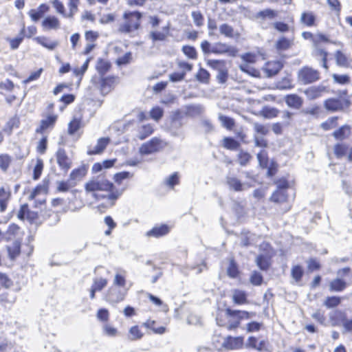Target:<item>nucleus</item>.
I'll use <instances>...</instances> for the list:
<instances>
[{
    "label": "nucleus",
    "mask_w": 352,
    "mask_h": 352,
    "mask_svg": "<svg viewBox=\"0 0 352 352\" xmlns=\"http://www.w3.org/2000/svg\"><path fill=\"white\" fill-rule=\"evenodd\" d=\"M232 300L233 303L236 305H243L249 303L248 294L245 291L238 289L233 290Z\"/></svg>",
    "instance_id": "obj_37"
},
{
    "label": "nucleus",
    "mask_w": 352,
    "mask_h": 352,
    "mask_svg": "<svg viewBox=\"0 0 352 352\" xmlns=\"http://www.w3.org/2000/svg\"><path fill=\"white\" fill-rule=\"evenodd\" d=\"M226 184L230 189L236 192L243 191L245 188V186L247 188H250L252 186V185L250 184H246L243 183L239 178H237L235 176L227 177Z\"/></svg>",
    "instance_id": "obj_27"
},
{
    "label": "nucleus",
    "mask_w": 352,
    "mask_h": 352,
    "mask_svg": "<svg viewBox=\"0 0 352 352\" xmlns=\"http://www.w3.org/2000/svg\"><path fill=\"white\" fill-rule=\"evenodd\" d=\"M283 68V64L278 60L268 61L265 64L263 70L267 77L276 75Z\"/></svg>",
    "instance_id": "obj_28"
},
{
    "label": "nucleus",
    "mask_w": 352,
    "mask_h": 352,
    "mask_svg": "<svg viewBox=\"0 0 352 352\" xmlns=\"http://www.w3.org/2000/svg\"><path fill=\"white\" fill-rule=\"evenodd\" d=\"M17 218L21 221L27 219L32 223L38 218V212L32 211L28 204L21 205L20 208L17 213Z\"/></svg>",
    "instance_id": "obj_19"
},
{
    "label": "nucleus",
    "mask_w": 352,
    "mask_h": 352,
    "mask_svg": "<svg viewBox=\"0 0 352 352\" xmlns=\"http://www.w3.org/2000/svg\"><path fill=\"white\" fill-rule=\"evenodd\" d=\"M172 229V226L166 223L155 225L151 230L146 232L147 237L159 239L168 235Z\"/></svg>",
    "instance_id": "obj_16"
},
{
    "label": "nucleus",
    "mask_w": 352,
    "mask_h": 352,
    "mask_svg": "<svg viewBox=\"0 0 352 352\" xmlns=\"http://www.w3.org/2000/svg\"><path fill=\"white\" fill-rule=\"evenodd\" d=\"M213 54L216 55H227L230 57H236L239 54V49L226 43L217 42L212 45Z\"/></svg>",
    "instance_id": "obj_13"
},
{
    "label": "nucleus",
    "mask_w": 352,
    "mask_h": 352,
    "mask_svg": "<svg viewBox=\"0 0 352 352\" xmlns=\"http://www.w3.org/2000/svg\"><path fill=\"white\" fill-rule=\"evenodd\" d=\"M285 102L289 107L294 109H301L304 103L302 98L296 94L286 95L285 96Z\"/></svg>",
    "instance_id": "obj_29"
},
{
    "label": "nucleus",
    "mask_w": 352,
    "mask_h": 352,
    "mask_svg": "<svg viewBox=\"0 0 352 352\" xmlns=\"http://www.w3.org/2000/svg\"><path fill=\"white\" fill-rule=\"evenodd\" d=\"M49 191V182L43 181L41 184H37L30 192L28 196V200L34 201V207L40 208L45 206L47 203L46 199H36L39 195H47Z\"/></svg>",
    "instance_id": "obj_10"
},
{
    "label": "nucleus",
    "mask_w": 352,
    "mask_h": 352,
    "mask_svg": "<svg viewBox=\"0 0 352 352\" xmlns=\"http://www.w3.org/2000/svg\"><path fill=\"white\" fill-rule=\"evenodd\" d=\"M278 15V10L267 8L257 12L254 14V19L260 23H264L276 19Z\"/></svg>",
    "instance_id": "obj_17"
},
{
    "label": "nucleus",
    "mask_w": 352,
    "mask_h": 352,
    "mask_svg": "<svg viewBox=\"0 0 352 352\" xmlns=\"http://www.w3.org/2000/svg\"><path fill=\"white\" fill-rule=\"evenodd\" d=\"M111 140L109 138H100L98 140L96 146L89 147L87 150V155H100L104 152L108 144L110 143Z\"/></svg>",
    "instance_id": "obj_25"
},
{
    "label": "nucleus",
    "mask_w": 352,
    "mask_h": 352,
    "mask_svg": "<svg viewBox=\"0 0 352 352\" xmlns=\"http://www.w3.org/2000/svg\"><path fill=\"white\" fill-rule=\"evenodd\" d=\"M329 93V87L323 85L310 86L304 91V94L309 100H317Z\"/></svg>",
    "instance_id": "obj_15"
},
{
    "label": "nucleus",
    "mask_w": 352,
    "mask_h": 352,
    "mask_svg": "<svg viewBox=\"0 0 352 352\" xmlns=\"http://www.w3.org/2000/svg\"><path fill=\"white\" fill-rule=\"evenodd\" d=\"M219 32L221 34L223 35L227 38H234L239 34H235L233 27L228 23H223L219 26Z\"/></svg>",
    "instance_id": "obj_54"
},
{
    "label": "nucleus",
    "mask_w": 352,
    "mask_h": 352,
    "mask_svg": "<svg viewBox=\"0 0 352 352\" xmlns=\"http://www.w3.org/2000/svg\"><path fill=\"white\" fill-rule=\"evenodd\" d=\"M223 346L228 350L241 349L244 345L243 336H227L223 342Z\"/></svg>",
    "instance_id": "obj_23"
},
{
    "label": "nucleus",
    "mask_w": 352,
    "mask_h": 352,
    "mask_svg": "<svg viewBox=\"0 0 352 352\" xmlns=\"http://www.w3.org/2000/svg\"><path fill=\"white\" fill-rule=\"evenodd\" d=\"M227 274L230 278H236L239 276L240 272L238 265L234 258L229 261V265L227 269Z\"/></svg>",
    "instance_id": "obj_56"
},
{
    "label": "nucleus",
    "mask_w": 352,
    "mask_h": 352,
    "mask_svg": "<svg viewBox=\"0 0 352 352\" xmlns=\"http://www.w3.org/2000/svg\"><path fill=\"white\" fill-rule=\"evenodd\" d=\"M34 41L38 44L51 51L55 50L58 45L57 41H51L49 38L44 36L35 37Z\"/></svg>",
    "instance_id": "obj_41"
},
{
    "label": "nucleus",
    "mask_w": 352,
    "mask_h": 352,
    "mask_svg": "<svg viewBox=\"0 0 352 352\" xmlns=\"http://www.w3.org/2000/svg\"><path fill=\"white\" fill-rule=\"evenodd\" d=\"M342 301V298L337 296H331L326 298L324 305L329 309L338 307Z\"/></svg>",
    "instance_id": "obj_61"
},
{
    "label": "nucleus",
    "mask_w": 352,
    "mask_h": 352,
    "mask_svg": "<svg viewBox=\"0 0 352 352\" xmlns=\"http://www.w3.org/2000/svg\"><path fill=\"white\" fill-rule=\"evenodd\" d=\"M102 333L104 335L111 338H115L119 335L118 328L109 323L103 325Z\"/></svg>",
    "instance_id": "obj_59"
},
{
    "label": "nucleus",
    "mask_w": 352,
    "mask_h": 352,
    "mask_svg": "<svg viewBox=\"0 0 352 352\" xmlns=\"http://www.w3.org/2000/svg\"><path fill=\"white\" fill-rule=\"evenodd\" d=\"M16 87L18 88L19 87L9 78L0 82V94L5 96V100L9 104H12L18 98L16 95L12 94Z\"/></svg>",
    "instance_id": "obj_11"
},
{
    "label": "nucleus",
    "mask_w": 352,
    "mask_h": 352,
    "mask_svg": "<svg viewBox=\"0 0 352 352\" xmlns=\"http://www.w3.org/2000/svg\"><path fill=\"white\" fill-rule=\"evenodd\" d=\"M195 78L200 83L208 85L210 80V74L206 69L200 67L195 75Z\"/></svg>",
    "instance_id": "obj_49"
},
{
    "label": "nucleus",
    "mask_w": 352,
    "mask_h": 352,
    "mask_svg": "<svg viewBox=\"0 0 352 352\" xmlns=\"http://www.w3.org/2000/svg\"><path fill=\"white\" fill-rule=\"evenodd\" d=\"M83 126L82 117H73L69 121L67 126V133L69 135H74Z\"/></svg>",
    "instance_id": "obj_40"
},
{
    "label": "nucleus",
    "mask_w": 352,
    "mask_h": 352,
    "mask_svg": "<svg viewBox=\"0 0 352 352\" xmlns=\"http://www.w3.org/2000/svg\"><path fill=\"white\" fill-rule=\"evenodd\" d=\"M256 263L260 270L267 271L272 264V256L259 254L256 258Z\"/></svg>",
    "instance_id": "obj_42"
},
{
    "label": "nucleus",
    "mask_w": 352,
    "mask_h": 352,
    "mask_svg": "<svg viewBox=\"0 0 352 352\" xmlns=\"http://www.w3.org/2000/svg\"><path fill=\"white\" fill-rule=\"evenodd\" d=\"M90 60L91 58H87L80 67H75L73 69V74H74V76L78 78V84H80L84 74L87 72Z\"/></svg>",
    "instance_id": "obj_52"
},
{
    "label": "nucleus",
    "mask_w": 352,
    "mask_h": 352,
    "mask_svg": "<svg viewBox=\"0 0 352 352\" xmlns=\"http://www.w3.org/2000/svg\"><path fill=\"white\" fill-rule=\"evenodd\" d=\"M349 284L342 278H336L329 283V289L331 292H342L345 290Z\"/></svg>",
    "instance_id": "obj_35"
},
{
    "label": "nucleus",
    "mask_w": 352,
    "mask_h": 352,
    "mask_svg": "<svg viewBox=\"0 0 352 352\" xmlns=\"http://www.w3.org/2000/svg\"><path fill=\"white\" fill-rule=\"evenodd\" d=\"M50 10V7L47 3H41L36 9H31L28 14L34 22H36L42 19Z\"/></svg>",
    "instance_id": "obj_24"
},
{
    "label": "nucleus",
    "mask_w": 352,
    "mask_h": 352,
    "mask_svg": "<svg viewBox=\"0 0 352 352\" xmlns=\"http://www.w3.org/2000/svg\"><path fill=\"white\" fill-rule=\"evenodd\" d=\"M58 120V115L55 112V104L49 102L45 108V112L42 114V119L35 129L37 134L43 135L52 131Z\"/></svg>",
    "instance_id": "obj_5"
},
{
    "label": "nucleus",
    "mask_w": 352,
    "mask_h": 352,
    "mask_svg": "<svg viewBox=\"0 0 352 352\" xmlns=\"http://www.w3.org/2000/svg\"><path fill=\"white\" fill-rule=\"evenodd\" d=\"M127 289H116L113 287L109 288L107 292L110 300L115 303L122 302L125 299Z\"/></svg>",
    "instance_id": "obj_34"
},
{
    "label": "nucleus",
    "mask_w": 352,
    "mask_h": 352,
    "mask_svg": "<svg viewBox=\"0 0 352 352\" xmlns=\"http://www.w3.org/2000/svg\"><path fill=\"white\" fill-rule=\"evenodd\" d=\"M74 186H76L74 182H71V180L68 179L67 181L58 182L56 190L59 192H66Z\"/></svg>",
    "instance_id": "obj_62"
},
{
    "label": "nucleus",
    "mask_w": 352,
    "mask_h": 352,
    "mask_svg": "<svg viewBox=\"0 0 352 352\" xmlns=\"http://www.w3.org/2000/svg\"><path fill=\"white\" fill-rule=\"evenodd\" d=\"M87 170L85 165L76 168L70 173L69 179L71 182H74L75 186H76L77 182L80 181L87 174Z\"/></svg>",
    "instance_id": "obj_38"
},
{
    "label": "nucleus",
    "mask_w": 352,
    "mask_h": 352,
    "mask_svg": "<svg viewBox=\"0 0 352 352\" xmlns=\"http://www.w3.org/2000/svg\"><path fill=\"white\" fill-rule=\"evenodd\" d=\"M304 275V271L302 267L299 265L292 266L291 269V276L295 280L296 282L301 281Z\"/></svg>",
    "instance_id": "obj_63"
},
{
    "label": "nucleus",
    "mask_w": 352,
    "mask_h": 352,
    "mask_svg": "<svg viewBox=\"0 0 352 352\" xmlns=\"http://www.w3.org/2000/svg\"><path fill=\"white\" fill-rule=\"evenodd\" d=\"M352 102L347 89L338 91V97H330L323 101V106L328 112L346 111L351 106Z\"/></svg>",
    "instance_id": "obj_4"
},
{
    "label": "nucleus",
    "mask_w": 352,
    "mask_h": 352,
    "mask_svg": "<svg viewBox=\"0 0 352 352\" xmlns=\"http://www.w3.org/2000/svg\"><path fill=\"white\" fill-rule=\"evenodd\" d=\"M206 64L213 70L218 72L226 67V62L223 59H210L207 61Z\"/></svg>",
    "instance_id": "obj_55"
},
{
    "label": "nucleus",
    "mask_w": 352,
    "mask_h": 352,
    "mask_svg": "<svg viewBox=\"0 0 352 352\" xmlns=\"http://www.w3.org/2000/svg\"><path fill=\"white\" fill-rule=\"evenodd\" d=\"M336 65L345 69L352 68V58L342 50H338L334 53Z\"/></svg>",
    "instance_id": "obj_20"
},
{
    "label": "nucleus",
    "mask_w": 352,
    "mask_h": 352,
    "mask_svg": "<svg viewBox=\"0 0 352 352\" xmlns=\"http://www.w3.org/2000/svg\"><path fill=\"white\" fill-rule=\"evenodd\" d=\"M154 131L153 127L151 124H147L142 126L139 135L138 139L143 140L153 134Z\"/></svg>",
    "instance_id": "obj_58"
},
{
    "label": "nucleus",
    "mask_w": 352,
    "mask_h": 352,
    "mask_svg": "<svg viewBox=\"0 0 352 352\" xmlns=\"http://www.w3.org/2000/svg\"><path fill=\"white\" fill-rule=\"evenodd\" d=\"M144 333L141 329V327L136 324L133 325L129 329L128 337L131 341H135L141 340Z\"/></svg>",
    "instance_id": "obj_46"
},
{
    "label": "nucleus",
    "mask_w": 352,
    "mask_h": 352,
    "mask_svg": "<svg viewBox=\"0 0 352 352\" xmlns=\"http://www.w3.org/2000/svg\"><path fill=\"white\" fill-rule=\"evenodd\" d=\"M300 22L306 27H315L318 25L317 16L312 11H304L301 13Z\"/></svg>",
    "instance_id": "obj_31"
},
{
    "label": "nucleus",
    "mask_w": 352,
    "mask_h": 352,
    "mask_svg": "<svg viewBox=\"0 0 352 352\" xmlns=\"http://www.w3.org/2000/svg\"><path fill=\"white\" fill-rule=\"evenodd\" d=\"M258 55L254 52H245L241 56L243 63L239 65L241 71L253 76L259 77L261 74L258 69L251 67L250 65L255 63L258 60Z\"/></svg>",
    "instance_id": "obj_8"
},
{
    "label": "nucleus",
    "mask_w": 352,
    "mask_h": 352,
    "mask_svg": "<svg viewBox=\"0 0 352 352\" xmlns=\"http://www.w3.org/2000/svg\"><path fill=\"white\" fill-rule=\"evenodd\" d=\"M143 12L138 10H126L122 16V21L117 31L120 34L130 35L142 28Z\"/></svg>",
    "instance_id": "obj_3"
},
{
    "label": "nucleus",
    "mask_w": 352,
    "mask_h": 352,
    "mask_svg": "<svg viewBox=\"0 0 352 352\" xmlns=\"http://www.w3.org/2000/svg\"><path fill=\"white\" fill-rule=\"evenodd\" d=\"M293 44L294 38H289L282 36L276 41L274 47L277 52H284L290 49Z\"/></svg>",
    "instance_id": "obj_36"
},
{
    "label": "nucleus",
    "mask_w": 352,
    "mask_h": 352,
    "mask_svg": "<svg viewBox=\"0 0 352 352\" xmlns=\"http://www.w3.org/2000/svg\"><path fill=\"white\" fill-rule=\"evenodd\" d=\"M56 162L60 169L67 172L72 166V162L68 157L66 151L63 148H60L56 153Z\"/></svg>",
    "instance_id": "obj_26"
},
{
    "label": "nucleus",
    "mask_w": 352,
    "mask_h": 352,
    "mask_svg": "<svg viewBox=\"0 0 352 352\" xmlns=\"http://www.w3.org/2000/svg\"><path fill=\"white\" fill-rule=\"evenodd\" d=\"M297 79L302 85H311L321 79V73L317 69L309 65H305L298 70Z\"/></svg>",
    "instance_id": "obj_6"
},
{
    "label": "nucleus",
    "mask_w": 352,
    "mask_h": 352,
    "mask_svg": "<svg viewBox=\"0 0 352 352\" xmlns=\"http://www.w3.org/2000/svg\"><path fill=\"white\" fill-rule=\"evenodd\" d=\"M170 34V25L168 23L162 28L161 30H152L149 32L148 36L153 42L165 41Z\"/></svg>",
    "instance_id": "obj_22"
},
{
    "label": "nucleus",
    "mask_w": 352,
    "mask_h": 352,
    "mask_svg": "<svg viewBox=\"0 0 352 352\" xmlns=\"http://www.w3.org/2000/svg\"><path fill=\"white\" fill-rule=\"evenodd\" d=\"M280 111L275 107H264L259 114L267 119L275 118L278 116Z\"/></svg>",
    "instance_id": "obj_50"
},
{
    "label": "nucleus",
    "mask_w": 352,
    "mask_h": 352,
    "mask_svg": "<svg viewBox=\"0 0 352 352\" xmlns=\"http://www.w3.org/2000/svg\"><path fill=\"white\" fill-rule=\"evenodd\" d=\"M12 163V157L8 153L0 154V169L2 172L6 173Z\"/></svg>",
    "instance_id": "obj_48"
},
{
    "label": "nucleus",
    "mask_w": 352,
    "mask_h": 352,
    "mask_svg": "<svg viewBox=\"0 0 352 352\" xmlns=\"http://www.w3.org/2000/svg\"><path fill=\"white\" fill-rule=\"evenodd\" d=\"M254 316V312L228 307L223 312L217 313L216 322L219 327L225 328L229 331H235L241 327L243 320H249Z\"/></svg>",
    "instance_id": "obj_2"
},
{
    "label": "nucleus",
    "mask_w": 352,
    "mask_h": 352,
    "mask_svg": "<svg viewBox=\"0 0 352 352\" xmlns=\"http://www.w3.org/2000/svg\"><path fill=\"white\" fill-rule=\"evenodd\" d=\"M184 117V113L177 109L173 111L170 116V121L173 127L176 126L177 124L182 126L183 124L182 120Z\"/></svg>",
    "instance_id": "obj_57"
},
{
    "label": "nucleus",
    "mask_w": 352,
    "mask_h": 352,
    "mask_svg": "<svg viewBox=\"0 0 352 352\" xmlns=\"http://www.w3.org/2000/svg\"><path fill=\"white\" fill-rule=\"evenodd\" d=\"M222 146L228 150L236 151L240 148L241 144L232 137H226L222 140Z\"/></svg>",
    "instance_id": "obj_47"
},
{
    "label": "nucleus",
    "mask_w": 352,
    "mask_h": 352,
    "mask_svg": "<svg viewBox=\"0 0 352 352\" xmlns=\"http://www.w3.org/2000/svg\"><path fill=\"white\" fill-rule=\"evenodd\" d=\"M41 25L47 30H58L60 28V21L56 16L49 15L42 21Z\"/></svg>",
    "instance_id": "obj_32"
},
{
    "label": "nucleus",
    "mask_w": 352,
    "mask_h": 352,
    "mask_svg": "<svg viewBox=\"0 0 352 352\" xmlns=\"http://www.w3.org/2000/svg\"><path fill=\"white\" fill-rule=\"evenodd\" d=\"M21 242L14 241L11 245L7 246L8 256L10 259H14L21 254Z\"/></svg>",
    "instance_id": "obj_44"
},
{
    "label": "nucleus",
    "mask_w": 352,
    "mask_h": 352,
    "mask_svg": "<svg viewBox=\"0 0 352 352\" xmlns=\"http://www.w3.org/2000/svg\"><path fill=\"white\" fill-rule=\"evenodd\" d=\"M20 125L21 120L19 116L14 115L6 122L2 129V132L7 135H10L14 130L20 127Z\"/></svg>",
    "instance_id": "obj_30"
},
{
    "label": "nucleus",
    "mask_w": 352,
    "mask_h": 352,
    "mask_svg": "<svg viewBox=\"0 0 352 352\" xmlns=\"http://www.w3.org/2000/svg\"><path fill=\"white\" fill-rule=\"evenodd\" d=\"M164 147V142L161 139L154 137L149 141L142 144L140 147L139 152L142 155H150L159 152Z\"/></svg>",
    "instance_id": "obj_12"
},
{
    "label": "nucleus",
    "mask_w": 352,
    "mask_h": 352,
    "mask_svg": "<svg viewBox=\"0 0 352 352\" xmlns=\"http://www.w3.org/2000/svg\"><path fill=\"white\" fill-rule=\"evenodd\" d=\"M37 33V28L35 25H30L27 28L25 25H23L20 30V35H22L23 38H30Z\"/></svg>",
    "instance_id": "obj_64"
},
{
    "label": "nucleus",
    "mask_w": 352,
    "mask_h": 352,
    "mask_svg": "<svg viewBox=\"0 0 352 352\" xmlns=\"http://www.w3.org/2000/svg\"><path fill=\"white\" fill-rule=\"evenodd\" d=\"M349 151V145L344 142L336 143L333 146V153L338 159H341L348 155Z\"/></svg>",
    "instance_id": "obj_43"
},
{
    "label": "nucleus",
    "mask_w": 352,
    "mask_h": 352,
    "mask_svg": "<svg viewBox=\"0 0 352 352\" xmlns=\"http://www.w3.org/2000/svg\"><path fill=\"white\" fill-rule=\"evenodd\" d=\"M119 77L115 75L100 76L94 84L98 89L100 94L106 96L111 92L119 82Z\"/></svg>",
    "instance_id": "obj_7"
},
{
    "label": "nucleus",
    "mask_w": 352,
    "mask_h": 352,
    "mask_svg": "<svg viewBox=\"0 0 352 352\" xmlns=\"http://www.w3.org/2000/svg\"><path fill=\"white\" fill-rule=\"evenodd\" d=\"M270 201L276 204V210L280 214H285L292 208V204L289 201L288 195L281 190H276L272 194Z\"/></svg>",
    "instance_id": "obj_9"
},
{
    "label": "nucleus",
    "mask_w": 352,
    "mask_h": 352,
    "mask_svg": "<svg viewBox=\"0 0 352 352\" xmlns=\"http://www.w3.org/2000/svg\"><path fill=\"white\" fill-rule=\"evenodd\" d=\"M257 159L259 166L263 169L266 168L270 163L267 152L265 150H261L257 153Z\"/></svg>",
    "instance_id": "obj_60"
},
{
    "label": "nucleus",
    "mask_w": 352,
    "mask_h": 352,
    "mask_svg": "<svg viewBox=\"0 0 352 352\" xmlns=\"http://www.w3.org/2000/svg\"><path fill=\"white\" fill-rule=\"evenodd\" d=\"M84 188L86 193L91 194L96 200H106V203H102L97 206L100 212L114 206L124 191V189L117 188L104 175L91 178L85 184Z\"/></svg>",
    "instance_id": "obj_1"
},
{
    "label": "nucleus",
    "mask_w": 352,
    "mask_h": 352,
    "mask_svg": "<svg viewBox=\"0 0 352 352\" xmlns=\"http://www.w3.org/2000/svg\"><path fill=\"white\" fill-rule=\"evenodd\" d=\"M329 36L324 33L318 32L316 34L314 39L312 42V45L314 48L320 47L322 44L331 43Z\"/></svg>",
    "instance_id": "obj_45"
},
{
    "label": "nucleus",
    "mask_w": 352,
    "mask_h": 352,
    "mask_svg": "<svg viewBox=\"0 0 352 352\" xmlns=\"http://www.w3.org/2000/svg\"><path fill=\"white\" fill-rule=\"evenodd\" d=\"M111 67L112 64L109 60L102 58L97 60L96 69L100 76H106V74L111 69Z\"/></svg>",
    "instance_id": "obj_39"
},
{
    "label": "nucleus",
    "mask_w": 352,
    "mask_h": 352,
    "mask_svg": "<svg viewBox=\"0 0 352 352\" xmlns=\"http://www.w3.org/2000/svg\"><path fill=\"white\" fill-rule=\"evenodd\" d=\"M142 325L147 329H149L153 331V332L155 334H163L166 332V327H156V322L153 320L148 319L146 322H144Z\"/></svg>",
    "instance_id": "obj_51"
},
{
    "label": "nucleus",
    "mask_w": 352,
    "mask_h": 352,
    "mask_svg": "<svg viewBox=\"0 0 352 352\" xmlns=\"http://www.w3.org/2000/svg\"><path fill=\"white\" fill-rule=\"evenodd\" d=\"M351 134V127L348 124H344L335 130L332 135L336 140L342 141L350 137Z\"/></svg>",
    "instance_id": "obj_33"
},
{
    "label": "nucleus",
    "mask_w": 352,
    "mask_h": 352,
    "mask_svg": "<svg viewBox=\"0 0 352 352\" xmlns=\"http://www.w3.org/2000/svg\"><path fill=\"white\" fill-rule=\"evenodd\" d=\"M338 116H332L329 118L324 122L321 123V129L324 131H327L336 128L338 124Z\"/></svg>",
    "instance_id": "obj_53"
},
{
    "label": "nucleus",
    "mask_w": 352,
    "mask_h": 352,
    "mask_svg": "<svg viewBox=\"0 0 352 352\" xmlns=\"http://www.w3.org/2000/svg\"><path fill=\"white\" fill-rule=\"evenodd\" d=\"M267 340H258V338L254 336H249L246 342V347L248 349L255 350L258 352L267 351Z\"/></svg>",
    "instance_id": "obj_21"
},
{
    "label": "nucleus",
    "mask_w": 352,
    "mask_h": 352,
    "mask_svg": "<svg viewBox=\"0 0 352 352\" xmlns=\"http://www.w3.org/2000/svg\"><path fill=\"white\" fill-rule=\"evenodd\" d=\"M100 34L97 31L87 30L85 32V45L81 52L84 56L89 55L97 46L96 41Z\"/></svg>",
    "instance_id": "obj_14"
},
{
    "label": "nucleus",
    "mask_w": 352,
    "mask_h": 352,
    "mask_svg": "<svg viewBox=\"0 0 352 352\" xmlns=\"http://www.w3.org/2000/svg\"><path fill=\"white\" fill-rule=\"evenodd\" d=\"M12 197L9 186H0V213H4L8 210Z\"/></svg>",
    "instance_id": "obj_18"
}]
</instances>
